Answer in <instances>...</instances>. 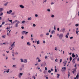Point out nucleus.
I'll return each instance as SVG.
<instances>
[{
	"label": "nucleus",
	"instance_id": "1",
	"mask_svg": "<svg viewBox=\"0 0 79 79\" xmlns=\"http://www.w3.org/2000/svg\"><path fill=\"white\" fill-rule=\"evenodd\" d=\"M77 66V64H75L74 65L75 69H74V70L72 71V73L73 74H74V73L76 71V69H77V67H76Z\"/></svg>",
	"mask_w": 79,
	"mask_h": 79
},
{
	"label": "nucleus",
	"instance_id": "2",
	"mask_svg": "<svg viewBox=\"0 0 79 79\" xmlns=\"http://www.w3.org/2000/svg\"><path fill=\"white\" fill-rule=\"evenodd\" d=\"M24 34L27 35V34H28V32L26 31H23L22 32V35H24Z\"/></svg>",
	"mask_w": 79,
	"mask_h": 79
},
{
	"label": "nucleus",
	"instance_id": "3",
	"mask_svg": "<svg viewBox=\"0 0 79 79\" xmlns=\"http://www.w3.org/2000/svg\"><path fill=\"white\" fill-rule=\"evenodd\" d=\"M20 23L21 22H20V21H19L15 25V27H18V24H19V23Z\"/></svg>",
	"mask_w": 79,
	"mask_h": 79
},
{
	"label": "nucleus",
	"instance_id": "4",
	"mask_svg": "<svg viewBox=\"0 0 79 79\" xmlns=\"http://www.w3.org/2000/svg\"><path fill=\"white\" fill-rule=\"evenodd\" d=\"M41 66L43 67H45V66H46V63L45 62H43L42 63Z\"/></svg>",
	"mask_w": 79,
	"mask_h": 79
},
{
	"label": "nucleus",
	"instance_id": "5",
	"mask_svg": "<svg viewBox=\"0 0 79 79\" xmlns=\"http://www.w3.org/2000/svg\"><path fill=\"white\" fill-rule=\"evenodd\" d=\"M63 37V34H61L60 35L59 37L60 39H62Z\"/></svg>",
	"mask_w": 79,
	"mask_h": 79
},
{
	"label": "nucleus",
	"instance_id": "6",
	"mask_svg": "<svg viewBox=\"0 0 79 79\" xmlns=\"http://www.w3.org/2000/svg\"><path fill=\"white\" fill-rule=\"evenodd\" d=\"M12 12V10H10L9 11H7V14H11Z\"/></svg>",
	"mask_w": 79,
	"mask_h": 79
},
{
	"label": "nucleus",
	"instance_id": "7",
	"mask_svg": "<svg viewBox=\"0 0 79 79\" xmlns=\"http://www.w3.org/2000/svg\"><path fill=\"white\" fill-rule=\"evenodd\" d=\"M67 61H65L63 63L64 64V66H66V64Z\"/></svg>",
	"mask_w": 79,
	"mask_h": 79
},
{
	"label": "nucleus",
	"instance_id": "8",
	"mask_svg": "<svg viewBox=\"0 0 79 79\" xmlns=\"http://www.w3.org/2000/svg\"><path fill=\"white\" fill-rule=\"evenodd\" d=\"M15 42H13V44L11 46V47H13V46H14V47H15Z\"/></svg>",
	"mask_w": 79,
	"mask_h": 79
},
{
	"label": "nucleus",
	"instance_id": "9",
	"mask_svg": "<svg viewBox=\"0 0 79 79\" xmlns=\"http://www.w3.org/2000/svg\"><path fill=\"white\" fill-rule=\"evenodd\" d=\"M20 7L21 8H24V6H23L22 5H20Z\"/></svg>",
	"mask_w": 79,
	"mask_h": 79
},
{
	"label": "nucleus",
	"instance_id": "10",
	"mask_svg": "<svg viewBox=\"0 0 79 79\" xmlns=\"http://www.w3.org/2000/svg\"><path fill=\"white\" fill-rule=\"evenodd\" d=\"M27 62V59H25L23 60V63H26Z\"/></svg>",
	"mask_w": 79,
	"mask_h": 79
},
{
	"label": "nucleus",
	"instance_id": "11",
	"mask_svg": "<svg viewBox=\"0 0 79 79\" xmlns=\"http://www.w3.org/2000/svg\"><path fill=\"white\" fill-rule=\"evenodd\" d=\"M69 36V33H68L65 36L66 38H68V36Z\"/></svg>",
	"mask_w": 79,
	"mask_h": 79
},
{
	"label": "nucleus",
	"instance_id": "12",
	"mask_svg": "<svg viewBox=\"0 0 79 79\" xmlns=\"http://www.w3.org/2000/svg\"><path fill=\"white\" fill-rule=\"evenodd\" d=\"M72 56L73 58H74V57H75V55H74V53H73L72 54Z\"/></svg>",
	"mask_w": 79,
	"mask_h": 79
},
{
	"label": "nucleus",
	"instance_id": "13",
	"mask_svg": "<svg viewBox=\"0 0 79 79\" xmlns=\"http://www.w3.org/2000/svg\"><path fill=\"white\" fill-rule=\"evenodd\" d=\"M15 13H16L15 12H13L11 13V15H15Z\"/></svg>",
	"mask_w": 79,
	"mask_h": 79
},
{
	"label": "nucleus",
	"instance_id": "14",
	"mask_svg": "<svg viewBox=\"0 0 79 79\" xmlns=\"http://www.w3.org/2000/svg\"><path fill=\"white\" fill-rule=\"evenodd\" d=\"M27 44L28 45H31V43H30V42H27Z\"/></svg>",
	"mask_w": 79,
	"mask_h": 79
},
{
	"label": "nucleus",
	"instance_id": "15",
	"mask_svg": "<svg viewBox=\"0 0 79 79\" xmlns=\"http://www.w3.org/2000/svg\"><path fill=\"white\" fill-rule=\"evenodd\" d=\"M75 60V58H74L73 59L72 62H73V63H75V60Z\"/></svg>",
	"mask_w": 79,
	"mask_h": 79
},
{
	"label": "nucleus",
	"instance_id": "16",
	"mask_svg": "<svg viewBox=\"0 0 79 79\" xmlns=\"http://www.w3.org/2000/svg\"><path fill=\"white\" fill-rule=\"evenodd\" d=\"M3 9L2 8H0V12H2V11H3Z\"/></svg>",
	"mask_w": 79,
	"mask_h": 79
},
{
	"label": "nucleus",
	"instance_id": "17",
	"mask_svg": "<svg viewBox=\"0 0 79 79\" xmlns=\"http://www.w3.org/2000/svg\"><path fill=\"white\" fill-rule=\"evenodd\" d=\"M76 77L77 78V79H78V78H79V74H77L76 76Z\"/></svg>",
	"mask_w": 79,
	"mask_h": 79
},
{
	"label": "nucleus",
	"instance_id": "18",
	"mask_svg": "<svg viewBox=\"0 0 79 79\" xmlns=\"http://www.w3.org/2000/svg\"><path fill=\"white\" fill-rule=\"evenodd\" d=\"M68 77H69V76H70V72H68Z\"/></svg>",
	"mask_w": 79,
	"mask_h": 79
},
{
	"label": "nucleus",
	"instance_id": "19",
	"mask_svg": "<svg viewBox=\"0 0 79 79\" xmlns=\"http://www.w3.org/2000/svg\"><path fill=\"white\" fill-rule=\"evenodd\" d=\"M8 2H7L5 4H4V6H7V5H8Z\"/></svg>",
	"mask_w": 79,
	"mask_h": 79
},
{
	"label": "nucleus",
	"instance_id": "20",
	"mask_svg": "<svg viewBox=\"0 0 79 79\" xmlns=\"http://www.w3.org/2000/svg\"><path fill=\"white\" fill-rule=\"evenodd\" d=\"M57 78H59V77H60V74H57Z\"/></svg>",
	"mask_w": 79,
	"mask_h": 79
},
{
	"label": "nucleus",
	"instance_id": "21",
	"mask_svg": "<svg viewBox=\"0 0 79 79\" xmlns=\"http://www.w3.org/2000/svg\"><path fill=\"white\" fill-rule=\"evenodd\" d=\"M62 69H64V71H66V67H64V68L63 67L62 68Z\"/></svg>",
	"mask_w": 79,
	"mask_h": 79
},
{
	"label": "nucleus",
	"instance_id": "22",
	"mask_svg": "<svg viewBox=\"0 0 79 79\" xmlns=\"http://www.w3.org/2000/svg\"><path fill=\"white\" fill-rule=\"evenodd\" d=\"M31 19H32V18L30 17L28 18V20H31Z\"/></svg>",
	"mask_w": 79,
	"mask_h": 79
},
{
	"label": "nucleus",
	"instance_id": "23",
	"mask_svg": "<svg viewBox=\"0 0 79 79\" xmlns=\"http://www.w3.org/2000/svg\"><path fill=\"white\" fill-rule=\"evenodd\" d=\"M53 33H55V31L54 30H53L52 31V34H53Z\"/></svg>",
	"mask_w": 79,
	"mask_h": 79
},
{
	"label": "nucleus",
	"instance_id": "24",
	"mask_svg": "<svg viewBox=\"0 0 79 79\" xmlns=\"http://www.w3.org/2000/svg\"><path fill=\"white\" fill-rule=\"evenodd\" d=\"M55 61H56V62H58V59H56L55 60Z\"/></svg>",
	"mask_w": 79,
	"mask_h": 79
},
{
	"label": "nucleus",
	"instance_id": "25",
	"mask_svg": "<svg viewBox=\"0 0 79 79\" xmlns=\"http://www.w3.org/2000/svg\"><path fill=\"white\" fill-rule=\"evenodd\" d=\"M64 31H65V28H64L62 30V31L63 32H64Z\"/></svg>",
	"mask_w": 79,
	"mask_h": 79
},
{
	"label": "nucleus",
	"instance_id": "26",
	"mask_svg": "<svg viewBox=\"0 0 79 79\" xmlns=\"http://www.w3.org/2000/svg\"><path fill=\"white\" fill-rule=\"evenodd\" d=\"M5 24V22H3L2 23V25H3V24Z\"/></svg>",
	"mask_w": 79,
	"mask_h": 79
},
{
	"label": "nucleus",
	"instance_id": "27",
	"mask_svg": "<svg viewBox=\"0 0 79 79\" xmlns=\"http://www.w3.org/2000/svg\"><path fill=\"white\" fill-rule=\"evenodd\" d=\"M2 38H5V37H6V36L5 35H2Z\"/></svg>",
	"mask_w": 79,
	"mask_h": 79
},
{
	"label": "nucleus",
	"instance_id": "28",
	"mask_svg": "<svg viewBox=\"0 0 79 79\" xmlns=\"http://www.w3.org/2000/svg\"><path fill=\"white\" fill-rule=\"evenodd\" d=\"M37 45H39V40H38L37 41Z\"/></svg>",
	"mask_w": 79,
	"mask_h": 79
},
{
	"label": "nucleus",
	"instance_id": "29",
	"mask_svg": "<svg viewBox=\"0 0 79 79\" xmlns=\"http://www.w3.org/2000/svg\"><path fill=\"white\" fill-rule=\"evenodd\" d=\"M9 71H10V69H8V70L6 71V73H8Z\"/></svg>",
	"mask_w": 79,
	"mask_h": 79
},
{
	"label": "nucleus",
	"instance_id": "30",
	"mask_svg": "<svg viewBox=\"0 0 79 79\" xmlns=\"http://www.w3.org/2000/svg\"><path fill=\"white\" fill-rule=\"evenodd\" d=\"M71 60H72V57L71 56H70V61H71Z\"/></svg>",
	"mask_w": 79,
	"mask_h": 79
},
{
	"label": "nucleus",
	"instance_id": "31",
	"mask_svg": "<svg viewBox=\"0 0 79 79\" xmlns=\"http://www.w3.org/2000/svg\"><path fill=\"white\" fill-rule=\"evenodd\" d=\"M23 74L22 73H20L19 74L20 75V76H23Z\"/></svg>",
	"mask_w": 79,
	"mask_h": 79
},
{
	"label": "nucleus",
	"instance_id": "32",
	"mask_svg": "<svg viewBox=\"0 0 79 79\" xmlns=\"http://www.w3.org/2000/svg\"><path fill=\"white\" fill-rule=\"evenodd\" d=\"M51 17L52 18H54V17H55V16L53 15H52Z\"/></svg>",
	"mask_w": 79,
	"mask_h": 79
},
{
	"label": "nucleus",
	"instance_id": "33",
	"mask_svg": "<svg viewBox=\"0 0 79 79\" xmlns=\"http://www.w3.org/2000/svg\"><path fill=\"white\" fill-rule=\"evenodd\" d=\"M79 26V24H76L75 25V26L76 27H77V26Z\"/></svg>",
	"mask_w": 79,
	"mask_h": 79
},
{
	"label": "nucleus",
	"instance_id": "34",
	"mask_svg": "<svg viewBox=\"0 0 79 79\" xmlns=\"http://www.w3.org/2000/svg\"><path fill=\"white\" fill-rule=\"evenodd\" d=\"M48 73H52V72L51 71V70H49L48 71Z\"/></svg>",
	"mask_w": 79,
	"mask_h": 79
},
{
	"label": "nucleus",
	"instance_id": "35",
	"mask_svg": "<svg viewBox=\"0 0 79 79\" xmlns=\"http://www.w3.org/2000/svg\"><path fill=\"white\" fill-rule=\"evenodd\" d=\"M55 50H56V51H57V47H55Z\"/></svg>",
	"mask_w": 79,
	"mask_h": 79
},
{
	"label": "nucleus",
	"instance_id": "36",
	"mask_svg": "<svg viewBox=\"0 0 79 79\" xmlns=\"http://www.w3.org/2000/svg\"><path fill=\"white\" fill-rule=\"evenodd\" d=\"M60 63H61V62H62V59H60Z\"/></svg>",
	"mask_w": 79,
	"mask_h": 79
},
{
	"label": "nucleus",
	"instance_id": "37",
	"mask_svg": "<svg viewBox=\"0 0 79 79\" xmlns=\"http://www.w3.org/2000/svg\"><path fill=\"white\" fill-rule=\"evenodd\" d=\"M55 70L56 73V72H57V70L56 69H55Z\"/></svg>",
	"mask_w": 79,
	"mask_h": 79
},
{
	"label": "nucleus",
	"instance_id": "38",
	"mask_svg": "<svg viewBox=\"0 0 79 79\" xmlns=\"http://www.w3.org/2000/svg\"><path fill=\"white\" fill-rule=\"evenodd\" d=\"M19 78H21V75H19Z\"/></svg>",
	"mask_w": 79,
	"mask_h": 79
},
{
	"label": "nucleus",
	"instance_id": "39",
	"mask_svg": "<svg viewBox=\"0 0 79 79\" xmlns=\"http://www.w3.org/2000/svg\"><path fill=\"white\" fill-rule=\"evenodd\" d=\"M22 68H24V65L23 64H22Z\"/></svg>",
	"mask_w": 79,
	"mask_h": 79
},
{
	"label": "nucleus",
	"instance_id": "40",
	"mask_svg": "<svg viewBox=\"0 0 79 79\" xmlns=\"http://www.w3.org/2000/svg\"><path fill=\"white\" fill-rule=\"evenodd\" d=\"M2 15H3V13L1 12V14H0V16H2Z\"/></svg>",
	"mask_w": 79,
	"mask_h": 79
},
{
	"label": "nucleus",
	"instance_id": "41",
	"mask_svg": "<svg viewBox=\"0 0 79 79\" xmlns=\"http://www.w3.org/2000/svg\"><path fill=\"white\" fill-rule=\"evenodd\" d=\"M47 11H49V12H50V9H48V10H47Z\"/></svg>",
	"mask_w": 79,
	"mask_h": 79
},
{
	"label": "nucleus",
	"instance_id": "42",
	"mask_svg": "<svg viewBox=\"0 0 79 79\" xmlns=\"http://www.w3.org/2000/svg\"><path fill=\"white\" fill-rule=\"evenodd\" d=\"M38 62H40L41 61V60H40V59H39L38 60Z\"/></svg>",
	"mask_w": 79,
	"mask_h": 79
},
{
	"label": "nucleus",
	"instance_id": "43",
	"mask_svg": "<svg viewBox=\"0 0 79 79\" xmlns=\"http://www.w3.org/2000/svg\"><path fill=\"white\" fill-rule=\"evenodd\" d=\"M45 70H46V71H47V68L46 67H45Z\"/></svg>",
	"mask_w": 79,
	"mask_h": 79
},
{
	"label": "nucleus",
	"instance_id": "44",
	"mask_svg": "<svg viewBox=\"0 0 79 79\" xmlns=\"http://www.w3.org/2000/svg\"><path fill=\"white\" fill-rule=\"evenodd\" d=\"M33 27H35L36 25L35 24H33Z\"/></svg>",
	"mask_w": 79,
	"mask_h": 79
},
{
	"label": "nucleus",
	"instance_id": "45",
	"mask_svg": "<svg viewBox=\"0 0 79 79\" xmlns=\"http://www.w3.org/2000/svg\"><path fill=\"white\" fill-rule=\"evenodd\" d=\"M35 17H37V16H38V15H37V14H36L35 15Z\"/></svg>",
	"mask_w": 79,
	"mask_h": 79
},
{
	"label": "nucleus",
	"instance_id": "46",
	"mask_svg": "<svg viewBox=\"0 0 79 79\" xmlns=\"http://www.w3.org/2000/svg\"><path fill=\"white\" fill-rule=\"evenodd\" d=\"M20 60H21V62H23V59H21Z\"/></svg>",
	"mask_w": 79,
	"mask_h": 79
},
{
	"label": "nucleus",
	"instance_id": "47",
	"mask_svg": "<svg viewBox=\"0 0 79 79\" xmlns=\"http://www.w3.org/2000/svg\"><path fill=\"white\" fill-rule=\"evenodd\" d=\"M46 35H49V33H47Z\"/></svg>",
	"mask_w": 79,
	"mask_h": 79
},
{
	"label": "nucleus",
	"instance_id": "48",
	"mask_svg": "<svg viewBox=\"0 0 79 79\" xmlns=\"http://www.w3.org/2000/svg\"><path fill=\"white\" fill-rule=\"evenodd\" d=\"M24 23H25V21H23L22 22V23H23V24H24Z\"/></svg>",
	"mask_w": 79,
	"mask_h": 79
},
{
	"label": "nucleus",
	"instance_id": "49",
	"mask_svg": "<svg viewBox=\"0 0 79 79\" xmlns=\"http://www.w3.org/2000/svg\"><path fill=\"white\" fill-rule=\"evenodd\" d=\"M54 30H56V28L55 27V26L54 27Z\"/></svg>",
	"mask_w": 79,
	"mask_h": 79
},
{
	"label": "nucleus",
	"instance_id": "50",
	"mask_svg": "<svg viewBox=\"0 0 79 79\" xmlns=\"http://www.w3.org/2000/svg\"><path fill=\"white\" fill-rule=\"evenodd\" d=\"M74 31H75V29L74 28V29H73V32H74Z\"/></svg>",
	"mask_w": 79,
	"mask_h": 79
},
{
	"label": "nucleus",
	"instance_id": "51",
	"mask_svg": "<svg viewBox=\"0 0 79 79\" xmlns=\"http://www.w3.org/2000/svg\"><path fill=\"white\" fill-rule=\"evenodd\" d=\"M57 31H60V28H57Z\"/></svg>",
	"mask_w": 79,
	"mask_h": 79
},
{
	"label": "nucleus",
	"instance_id": "52",
	"mask_svg": "<svg viewBox=\"0 0 79 79\" xmlns=\"http://www.w3.org/2000/svg\"><path fill=\"white\" fill-rule=\"evenodd\" d=\"M44 2L45 3L46 2H47V0H44Z\"/></svg>",
	"mask_w": 79,
	"mask_h": 79
},
{
	"label": "nucleus",
	"instance_id": "53",
	"mask_svg": "<svg viewBox=\"0 0 79 79\" xmlns=\"http://www.w3.org/2000/svg\"><path fill=\"white\" fill-rule=\"evenodd\" d=\"M40 37H42V36H43V34H41L40 35Z\"/></svg>",
	"mask_w": 79,
	"mask_h": 79
},
{
	"label": "nucleus",
	"instance_id": "54",
	"mask_svg": "<svg viewBox=\"0 0 79 79\" xmlns=\"http://www.w3.org/2000/svg\"><path fill=\"white\" fill-rule=\"evenodd\" d=\"M70 39H73V37L72 36L70 37Z\"/></svg>",
	"mask_w": 79,
	"mask_h": 79
},
{
	"label": "nucleus",
	"instance_id": "55",
	"mask_svg": "<svg viewBox=\"0 0 79 79\" xmlns=\"http://www.w3.org/2000/svg\"><path fill=\"white\" fill-rule=\"evenodd\" d=\"M12 21H13V20H9L10 22H12Z\"/></svg>",
	"mask_w": 79,
	"mask_h": 79
},
{
	"label": "nucleus",
	"instance_id": "56",
	"mask_svg": "<svg viewBox=\"0 0 79 79\" xmlns=\"http://www.w3.org/2000/svg\"><path fill=\"white\" fill-rule=\"evenodd\" d=\"M77 61H79V57L77 58Z\"/></svg>",
	"mask_w": 79,
	"mask_h": 79
},
{
	"label": "nucleus",
	"instance_id": "57",
	"mask_svg": "<svg viewBox=\"0 0 79 79\" xmlns=\"http://www.w3.org/2000/svg\"><path fill=\"white\" fill-rule=\"evenodd\" d=\"M13 67H16V65H13Z\"/></svg>",
	"mask_w": 79,
	"mask_h": 79
},
{
	"label": "nucleus",
	"instance_id": "58",
	"mask_svg": "<svg viewBox=\"0 0 79 79\" xmlns=\"http://www.w3.org/2000/svg\"><path fill=\"white\" fill-rule=\"evenodd\" d=\"M33 77V78H34V79H35V76H33V77Z\"/></svg>",
	"mask_w": 79,
	"mask_h": 79
},
{
	"label": "nucleus",
	"instance_id": "59",
	"mask_svg": "<svg viewBox=\"0 0 79 79\" xmlns=\"http://www.w3.org/2000/svg\"><path fill=\"white\" fill-rule=\"evenodd\" d=\"M23 38H24V36H22L21 39H23Z\"/></svg>",
	"mask_w": 79,
	"mask_h": 79
},
{
	"label": "nucleus",
	"instance_id": "60",
	"mask_svg": "<svg viewBox=\"0 0 79 79\" xmlns=\"http://www.w3.org/2000/svg\"><path fill=\"white\" fill-rule=\"evenodd\" d=\"M76 33L77 34H78V31H76Z\"/></svg>",
	"mask_w": 79,
	"mask_h": 79
},
{
	"label": "nucleus",
	"instance_id": "61",
	"mask_svg": "<svg viewBox=\"0 0 79 79\" xmlns=\"http://www.w3.org/2000/svg\"><path fill=\"white\" fill-rule=\"evenodd\" d=\"M45 59H47V56H45Z\"/></svg>",
	"mask_w": 79,
	"mask_h": 79
},
{
	"label": "nucleus",
	"instance_id": "62",
	"mask_svg": "<svg viewBox=\"0 0 79 79\" xmlns=\"http://www.w3.org/2000/svg\"><path fill=\"white\" fill-rule=\"evenodd\" d=\"M7 35H9V33L8 32L7 33Z\"/></svg>",
	"mask_w": 79,
	"mask_h": 79
},
{
	"label": "nucleus",
	"instance_id": "63",
	"mask_svg": "<svg viewBox=\"0 0 79 79\" xmlns=\"http://www.w3.org/2000/svg\"><path fill=\"white\" fill-rule=\"evenodd\" d=\"M14 21L15 22H18V21L17 20H15Z\"/></svg>",
	"mask_w": 79,
	"mask_h": 79
},
{
	"label": "nucleus",
	"instance_id": "64",
	"mask_svg": "<svg viewBox=\"0 0 79 79\" xmlns=\"http://www.w3.org/2000/svg\"><path fill=\"white\" fill-rule=\"evenodd\" d=\"M21 28H22V29H24L23 27H21Z\"/></svg>",
	"mask_w": 79,
	"mask_h": 79
}]
</instances>
